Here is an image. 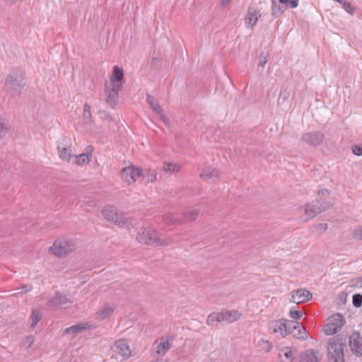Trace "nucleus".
Segmentation results:
<instances>
[{
  "label": "nucleus",
  "instance_id": "f257e3e1",
  "mask_svg": "<svg viewBox=\"0 0 362 362\" xmlns=\"http://www.w3.org/2000/svg\"><path fill=\"white\" fill-rule=\"evenodd\" d=\"M344 346L345 340L343 338L336 337L330 339L327 346V355L329 361L333 362H344Z\"/></svg>",
  "mask_w": 362,
  "mask_h": 362
},
{
  "label": "nucleus",
  "instance_id": "f03ea898",
  "mask_svg": "<svg viewBox=\"0 0 362 362\" xmlns=\"http://www.w3.org/2000/svg\"><path fill=\"white\" fill-rule=\"evenodd\" d=\"M242 315V313L236 310H225L221 312H214L208 316L206 324L208 325H212L214 322H221L233 323L238 320Z\"/></svg>",
  "mask_w": 362,
  "mask_h": 362
},
{
  "label": "nucleus",
  "instance_id": "7ed1b4c3",
  "mask_svg": "<svg viewBox=\"0 0 362 362\" xmlns=\"http://www.w3.org/2000/svg\"><path fill=\"white\" fill-rule=\"evenodd\" d=\"M137 240L144 244L149 245H169L172 243V241L168 239H161L158 237V234L156 231L150 229H142L139 232L136 236Z\"/></svg>",
  "mask_w": 362,
  "mask_h": 362
},
{
  "label": "nucleus",
  "instance_id": "20e7f679",
  "mask_svg": "<svg viewBox=\"0 0 362 362\" xmlns=\"http://www.w3.org/2000/svg\"><path fill=\"white\" fill-rule=\"evenodd\" d=\"M76 248L75 242L71 239L59 238L49 247V252L57 257L65 256Z\"/></svg>",
  "mask_w": 362,
  "mask_h": 362
},
{
  "label": "nucleus",
  "instance_id": "39448f33",
  "mask_svg": "<svg viewBox=\"0 0 362 362\" xmlns=\"http://www.w3.org/2000/svg\"><path fill=\"white\" fill-rule=\"evenodd\" d=\"M24 86L23 77L18 71H11L6 79L5 87L6 90L13 95L19 94Z\"/></svg>",
  "mask_w": 362,
  "mask_h": 362
},
{
  "label": "nucleus",
  "instance_id": "423d86ee",
  "mask_svg": "<svg viewBox=\"0 0 362 362\" xmlns=\"http://www.w3.org/2000/svg\"><path fill=\"white\" fill-rule=\"evenodd\" d=\"M345 322L341 314L335 313L327 318L323 331L326 335H333L341 329Z\"/></svg>",
  "mask_w": 362,
  "mask_h": 362
},
{
  "label": "nucleus",
  "instance_id": "0eeeda50",
  "mask_svg": "<svg viewBox=\"0 0 362 362\" xmlns=\"http://www.w3.org/2000/svg\"><path fill=\"white\" fill-rule=\"evenodd\" d=\"M113 354L112 358L117 362H122L128 359L132 355L128 343L124 339H119L115 342L112 347Z\"/></svg>",
  "mask_w": 362,
  "mask_h": 362
},
{
  "label": "nucleus",
  "instance_id": "6e6552de",
  "mask_svg": "<svg viewBox=\"0 0 362 362\" xmlns=\"http://www.w3.org/2000/svg\"><path fill=\"white\" fill-rule=\"evenodd\" d=\"M327 203L320 204V201L305 204L300 207V212L302 214L300 218L303 221H308L315 217L320 211L326 209Z\"/></svg>",
  "mask_w": 362,
  "mask_h": 362
},
{
  "label": "nucleus",
  "instance_id": "1a4fd4ad",
  "mask_svg": "<svg viewBox=\"0 0 362 362\" xmlns=\"http://www.w3.org/2000/svg\"><path fill=\"white\" fill-rule=\"evenodd\" d=\"M293 325V321L286 320L272 321L269 323V329L278 336L284 337L291 333V325Z\"/></svg>",
  "mask_w": 362,
  "mask_h": 362
},
{
  "label": "nucleus",
  "instance_id": "9d476101",
  "mask_svg": "<svg viewBox=\"0 0 362 362\" xmlns=\"http://www.w3.org/2000/svg\"><path fill=\"white\" fill-rule=\"evenodd\" d=\"M102 214L106 220L116 225L123 226L125 223L123 218L118 215L117 209L112 206H105L102 210Z\"/></svg>",
  "mask_w": 362,
  "mask_h": 362
},
{
  "label": "nucleus",
  "instance_id": "9b49d317",
  "mask_svg": "<svg viewBox=\"0 0 362 362\" xmlns=\"http://www.w3.org/2000/svg\"><path fill=\"white\" fill-rule=\"evenodd\" d=\"M141 169L134 165L126 167L122 170L121 177L127 184H132L140 177Z\"/></svg>",
  "mask_w": 362,
  "mask_h": 362
},
{
  "label": "nucleus",
  "instance_id": "f8f14e48",
  "mask_svg": "<svg viewBox=\"0 0 362 362\" xmlns=\"http://www.w3.org/2000/svg\"><path fill=\"white\" fill-rule=\"evenodd\" d=\"M122 88L119 86H110V83H106L105 96L106 102L111 106L115 105L118 102V92Z\"/></svg>",
  "mask_w": 362,
  "mask_h": 362
},
{
  "label": "nucleus",
  "instance_id": "ddd939ff",
  "mask_svg": "<svg viewBox=\"0 0 362 362\" xmlns=\"http://www.w3.org/2000/svg\"><path fill=\"white\" fill-rule=\"evenodd\" d=\"M324 140V134L318 132H310L303 134L300 141L308 145L316 146Z\"/></svg>",
  "mask_w": 362,
  "mask_h": 362
},
{
  "label": "nucleus",
  "instance_id": "4468645a",
  "mask_svg": "<svg viewBox=\"0 0 362 362\" xmlns=\"http://www.w3.org/2000/svg\"><path fill=\"white\" fill-rule=\"evenodd\" d=\"M312 298V293L306 289H298L291 293V301L293 303L300 304L310 300Z\"/></svg>",
  "mask_w": 362,
  "mask_h": 362
},
{
  "label": "nucleus",
  "instance_id": "2eb2a0df",
  "mask_svg": "<svg viewBox=\"0 0 362 362\" xmlns=\"http://www.w3.org/2000/svg\"><path fill=\"white\" fill-rule=\"evenodd\" d=\"M349 346L352 352L356 355H362V337L354 332L349 337Z\"/></svg>",
  "mask_w": 362,
  "mask_h": 362
},
{
  "label": "nucleus",
  "instance_id": "dca6fc26",
  "mask_svg": "<svg viewBox=\"0 0 362 362\" xmlns=\"http://www.w3.org/2000/svg\"><path fill=\"white\" fill-rule=\"evenodd\" d=\"M261 14L259 11L252 6H249L247 13L245 17V23L247 28H252L257 23Z\"/></svg>",
  "mask_w": 362,
  "mask_h": 362
},
{
  "label": "nucleus",
  "instance_id": "f3484780",
  "mask_svg": "<svg viewBox=\"0 0 362 362\" xmlns=\"http://www.w3.org/2000/svg\"><path fill=\"white\" fill-rule=\"evenodd\" d=\"M146 100L148 104L151 107L153 112H155L160 119L165 123L168 124L169 120L167 117L164 115L161 107L159 104L154 100L153 97L150 95H146Z\"/></svg>",
  "mask_w": 362,
  "mask_h": 362
},
{
  "label": "nucleus",
  "instance_id": "a211bd4d",
  "mask_svg": "<svg viewBox=\"0 0 362 362\" xmlns=\"http://www.w3.org/2000/svg\"><path fill=\"white\" fill-rule=\"evenodd\" d=\"M115 306L111 303L105 304L95 313L96 319L102 321L110 317L114 313Z\"/></svg>",
  "mask_w": 362,
  "mask_h": 362
},
{
  "label": "nucleus",
  "instance_id": "6ab92c4d",
  "mask_svg": "<svg viewBox=\"0 0 362 362\" xmlns=\"http://www.w3.org/2000/svg\"><path fill=\"white\" fill-rule=\"evenodd\" d=\"M93 147L88 146L86 149V152L79 155H74V163L79 166H83L86 164L89 163L91 160Z\"/></svg>",
  "mask_w": 362,
  "mask_h": 362
},
{
  "label": "nucleus",
  "instance_id": "aec40b11",
  "mask_svg": "<svg viewBox=\"0 0 362 362\" xmlns=\"http://www.w3.org/2000/svg\"><path fill=\"white\" fill-rule=\"evenodd\" d=\"M300 362H320L318 351L313 349L305 350L299 356Z\"/></svg>",
  "mask_w": 362,
  "mask_h": 362
},
{
  "label": "nucleus",
  "instance_id": "412c9836",
  "mask_svg": "<svg viewBox=\"0 0 362 362\" xmlns=\"http://www.w3.org/2000/svg\"><path fill=\"white\" fill-rule=\"evenodd\" d=\"M123 69L117 66H114L112 76L108 83H110V86H123Z\"/></svg>",
  "mask_w": 362,
  "mask_h": 362
},
{
  "label": "nucleus",
  "instance_id": "4be33fe9",
  "mask_svg": "<svg viewBox=\"0 0 362 362\" xmlns=\"http://www.w3.org/2000/svg\"><path fill=\"white\" fill-rule=\"evenodd\" d=\"M173 338L165 337L160 339V341L156 346V354L159 356H164L171 346Z\"/></svg>",
  "mask_w": 362,
  "mask_h": 362
},
{
  "label": "nucleus",
  "instance_id": "5701e85b",
  "mask_svg": "<svg viewBox=\"0 0 362 362\" xmlns=\"http://www.w3.org/2000/svg\"><path fill=\"white\" fill-rule=\"evenodd\" d=\"M71 302V299L67 298L66 296H64L59 293H56L54 296L49 300L48 304L51 306H59L66 305Z\"/></svg>",
  "mask_w": 362,
  "mask_h": 362
},
{
  "label": "nucleus",
  "instance_id": "b1692460",
  "mask_svg": "<svg viewBox=\"0 0 362 362\" xmlns=\"http://www.w3.org/2000/svg\"><path fill=\"white\" fill-rule=\"evenodd\" d=\"M291 332L298 339H305L308 338L305 328L299 322H293V325H291Z\"/></svg>",
  "mask_w": 362,
  "mask_h": 362
},
{
  "label": "nucleus",
  "instance_id": "393cba45",
  "mask_svg": "<svg viewBox=\"0 0 362 362\" xmlns=\"http://www.w3.org/2000/svg\"><path fill=\"white\" fill-rule=\"evenodd\" d=\"M140 177L146 183L153 182L157 180V173L155 170L149 168L141 170Z\"/></svg>",
  "mask_w": 362,
  "mask_h": 362
},
{
  "label": "nucleus",
  "instance_id": "a878e982",
  "mask_svg": "<svg viewBox=\"0 0 362 362\" xmlns=\"http://www.w3.org/2000/svg\"><path fill=\"white\" fill-rule=\"evenodd\" d=\"M58 154L62 160L67 162L74 156V155L71 153L70 147L64 145L58 146Z\"/></svg>",
  "mask_w": 362,
  "mask_h": 362
},
{
  "label": "nucleus",
  "instance_id": "bb28decb",
  "mask_svg": "<svg viewBox=\"0 0 362 362\" xmlns=\"http://www.w3.org/2000/svg\"><path fill=\"white\" fill-rule=\"evenodd\" d=\"M281 362H293L295 354L290 347H284L279 352Z\"/></svg>",
  "mask_w": 362,
  "mask_h": 362
},
{
  "label": "nucleus",
  "instance_id": "cd10ccee",
  "mask_svg": "<svg viewBox=\"0 0 362 362\" xmlns=\"http://www.w3.org/2000/svg\"><path fill=\"white\" fill-rule=\"evenodd\" d=\"M219 175L218 170L210 166L206 167L200 174V176L204 180H211L217 178Z\"/></svg>",
  "mask_w": 362,
  "mask_h": 362
},
{
  "label": "nucleus",
  "instance_id": "c85d7f7f",
  "mask_svg": "<svg viewBox=\"0 0 362 362\" xmlns=\"http://www.w3.org/2000/svg\"><path fill=\"white\" fill-rule=\"evenodd\" d=\"M90 325L88 323L77 324L65 329L64 333L74 335L77 333L81 332L88 329Z\"/></svg>",
  "mask_w": 362,
  "mask_h": 362
},
{
  "label": "nucleus",
  "instance_id": "c756f323",
  "mask_svg": "<svg viewBox=\"0 0 362 362\" xmlns=\"http://www.w3.org/2000/svg\"><path fill=\"white\" fill-rule=\"evenodd\" d=\"M181 169V165L178 163L172 162H165L163 164V170L166 173H177Z\"/></svg>",
  "mask_w": 362,
  "mask_h": 362
},
{
  "label": "nucleus",
  "instance_id": "7c9ffc66",
  "mask_svg": "<svg viewBox=\"0 0 362 362\" xmlns=\"http://www.w3.org/2000/svg\"><path fill=\"white\" fill-rule=\"evenodd\" d=\"M83 119L86 125H90L92 122V115L90 112V107L88 104L86 103L83 107Z\"/></svg>",
  "mask_w": 362,
  "mask_h": 362
},
{
  "label": "nucleus",
  "instance_id": "2f4dec72",
  "mask_svg": "<svg viewBox=\"0 0 362 362\" xmlns=\"http://www.w3.org/2000/svg\"><path fill=\"white\" fill-rule=\"evenodd\" d=\"M199 214V211L197 209L187 211L183 213V216L186 221H192L195 220Z\"/></svg>",
  "mask_w": 362,
  "mask_h": 362
},
{
  "label": "nucleus",
  "instance_id": "473e14b6",
  "mask_svg": "<svg viewBox=\"0 0 362 362\" xmlns=\"http://www.w3.org/2000/svg\"><path fill=\"white\" fill-rule=\"evenodd\" d=\"M42 315L40 313V311L37 310H34L32 312L31 316H30V321H31V327H35L37 324L39 322V321L41 320Z\"/></svg>",
  "mask_w": 362,
  "mask_h": 362
},
{
  "label": "nucleus",
  "instance_id": "72a5a7b5",
  "mask_svg": "<svg viewBox=\"0 0 362 362\" xmlns=\"http://www.w3.org/2000/svg\"><path fill=\"white\" fill-rule=\"evenodd\" d=\"M164 221L168 224H173L182 222V220L177 218L174 214H168L164 216Z\"/></svg>",
  "mask_w": 362,
  "mask_h": 362
},
{
  "label": "nucleus",
  "instance_id": "f704fd0d",
  "mask_svg": "<svg viewBox=\"0 0 362 362\" xmlns=\"http://www.w3.org/2000/svg\"><path fill=\"white\" fill-rule=\"evenodd\" d=\"M272 14L276 16H281L284 10L282 9L279 6L277 5L276 1L275 0H272Z\"/></svg>",
  "mask_w": 362,
  "mask_h": 362
},
{
  "label": "nucleus",
  "instance_id": "c9c22d12",
  "mask_svg": "<svg viewBox=\"0 0 362 362\" xmlns=\"http://www.w3.org/2000/svg\"><path fill=\"white\" fill-rule=\"evenodd\" d=\"M8 131V124L4 119L0 118V139H2Z\"/></svg>",
  "mask_w": 362,
  "mask_h": 362
},
{
  "label": "nucleus",
  "instance_id": "e433bc0d",
  "mask_svg": "<svg viewBox=\"0 0 362 362\" xmlns=\"http://www.w3.org/2000/svg\"><path fill=\"white\" fill-rule=\"evenodd\" d=\"M279 2L286 7H289L291 8H295L298 6L299 0H279Z\"/></svg>",
  "mask_w": 362,
  "mask_h": 362
},
{
  "label": "nucleus",
  "instance_id": "4c0bfd02",
  "mask_svg": "<svg viewBox=\"0 0 362 362\" xmlns=\"http://www.w3.org/2000/svg\"><path fill=\"white\" fill-rule=\"evenodd\" d=\"M353 304L356 308H360L362 305V295L354 294L353 296Z\"/></svg>",
  "mask_w": 362,
  "mask_h": 362
},
{
  "label": "nucleus",
  "instance_id": "58836bf2",
  "mask_svg": "<svg viewBox=\"0 0 362 362\" xmlns=\"http://www.w3.org/2000/svg\"><path fill=\"white\" fill-rule=\"evenodd\" d=\"M289 96H290L289 91H288L286 90L281 91L279 95V99H278V103H284L289 98Z\"/></svg>",
  "mask_w": 362,
  "mask_h": 362
},
{
  "label": "nucleus",
  "instance_id": "ea45409f",
  "mask_svg": "<svg viewBox=\"0 0 362 362\" xmlns=\"http://www.w3.org/2000/svg\"><path fill=\"white\" fill-rule=\"evenodd\" d=\"M353 235L354 238H356L357 239L362 240V225L357 226L354 229V230L353 232Z\"/></svg>",
  "mask_w": 362,
  "mask_h": 362
},
{
  "label": "nucleus",
  "instance_id": "a19ab883",
  "mask_svg": "<svg viewBox=\"0 0 362 362\" xmlns=\"http://www.w3.org/2000/svg\"><path fill=\"white\" fill-rule=\"evenodd\" d=\"M289 315L291 318L294 320H299L302 317L303 314L302 312L300 310H291L289 312Z\"/></svg>",
  "mask_w": 362,
  "mask_h": 362
},
{
  "label": "nucleus",
  "instance_id": "79ce46f5",
  "mask_svg": "<svg viewBox=\"0 0 362 362\" xmlns=\"http://www.w3.org/2000/svg\"><path fill=\"white\" fill-rule=\"evenodd\" d=\"M267 62V57L264 56L263 54H261L259 57L258 67L262 68V69H263Z\"/></svg>",
  "mask_w": 362,
  "mask_h": 362
},
{
  "label": "nucleus",
  "instance_id": "37998d69",
  "mask_svg": "<svg viewBox=\"0 0 362 362\" xmlns=\"http://www.w3.org/2000/svg\"><path fill=\"white\" fill-rule=\"evenodd\" d=\"M318 196L320 198V201H322V199H326L329 196V192L326 189H322L319 190L318 192Z\"/></svg>",
  "mask_w": 362,
  "mask_h": 362
},
{
  "label": "nucleus",
  "instance_id": "c03bdc74",
  "mask_svg": "<svg viewBox=\"0 0 362 362\" xmlns=\"http://www.w3.org/2000/svg\"><path fill=\"white\" fill-rule=\"evenodd\" d=\"M34 337L32 335L27 336L24 339V344L27 347H30L34 342Z\"/></svg>",
  "mask_w": 362,
  "mask_h": 362
},
{
  "label": "nucleus",
  "instance_id": "a18cd8bd",
  "mask_svg": "<svg viewBox=\"0 0 362 362\" xmlns=\"http://www.w3.org/2000/svg\"><path fill=\"white\" fill-rule=\"evenodd\" d=\"M327 228H328V225H327V223H319L316 226L317 230L320 232L325 231L327 229Z\"/></svg>",
  "mask_w": 362,
  "mask_h": 362
},
{
  "label": "nucleus",
  "instance_id": "49530a36",
  "mask_svg": "<svg viewBox=\"0 0 362 362\" xmlns=\"http://www.w3.org/2000/svg\"><path fill=\"white\" fill-rule=\"evenodd\" d=\"M353 153L356 156H362V146H355L353 148Z\"/></svg>",
  "mask_w": 362,
  "mask_h": 362
},
{
  "label": "nucleus",
  "instance_id": "de8ad7c7",
  "mask_svg": "<svg viewBox=\"0 0 362 362\" xmlns=\"http://www.w3.org/2000/svg\"><path fill=\"white\" fill-rule=\"evenodd\" d=\"M31 290L30 286H23L22 288V291L21 292L17 293L16 294L19 293H24Z\"/></svg>",
  "mask_w": 362,
  "mask_h": 362
},
{
  "label": "nucleus",
  "instance_id": "09e8293b",
  "mask_svg": "<svg viewBox=\"0 0 362 362\" xmlns=\"http://www.w3.org/2000/svg\"><path fill=\"white\" fill-rule=\"evenodd\" d=\"M231 0H221V4L223 6L229 4L230 3Z\"/></svg>",
  "mask_w": 362,
  "mask_h": 362
},
{
  "label": "nucleus",
  "instance_id": "8fccbe9b",
  "mask_svg": "<svg viewBox=\"0 0 362 362\" xmlns=\"http://www.w3.org/2000/svg\"><path fill=\"white\" fill-rule=\"evenodd\" d=\"M152 362H168L166 360H164L163 358H160V359H156Z\"/></svg>",
  "mask_w": 362,
  "mask_h": 362
},
{
  "label": "nucleus",
  "instance_id": "3c124183",
  "mask_svg": "<svg viewBox=\"0 0 362 362\" xmlns=\"http://www.w3.org/2000/svg\"><path fill=\"white\" fill-rule=\"evenodd\" d=\"M152 62H153V63H158V62H159V60H158V58H156V57H153V58H152Z\"/></svg>",
  "mask_w": 362,
  "mask_h": 362
}]
</instances>
